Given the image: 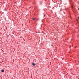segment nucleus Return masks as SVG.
Instances as JSON below:
<instances>
[{
	"label": "nucleus",
	"mask_w": 79,
	"mask_h": 79,
	"mask_svg": "<svg viewBox=\"0 0 79 79\" xmlns=\"http://www.w3.org/2000/svg\"><path fill=\"white\" fill-rule=\"evenodd\" d=\"M32 65H33V66H34L35 65V63H33Z\"/></svg>",
	"instance_id": "1"
},
{
	"label": "nucleus",
	"mask_w": 79,
	"mask_h": 79,
	"mask_svg": "<svg viewBox=\"0 0 79 79\" xmlns=\"http://www.w3.org/2000/svg\"><path fill=\"white\" fill-rule=\"evenodd\" d=\"M4 70H3V69H2L1 70V72L2 73H4Z\"/></svg>",
	"instance_id": "2"
},
{
	"label": "nucleus",
	"mask_w": 79,
	"mask_h": 79,
	"mask_svg": "<svg viewBox=\"0 0 79 79\" xmlns=\"http://www.w3.org/2000/svg\"><path fill=\"white\" fill-rule=\"evenodd\" d=\"M33 20H35V19L34 18H33V19H32Z\"/></svg>",
	"instance_id": "3"
},
{
	"label": "nucleus",
	"mask_w": 79,
	"mask_h": 79,
	"mask_svg": "<svg viewBox=\"0 0 79 79\" xmlns=\"http://www.w3.org/2000/svg\"><path fill=\"white\" fill-rule=\"evenodd\" d=\"M78 19H79V17H78Z\"/></svg>",
	"instance_id": "4"
},
{
	"label": "nucleus",
	"mask_w": 79,
	"mask_h": 79,
	"mask_svg": "<svg viewBox=\"0 0 79 79\" xmlns=\"http://www.w3.org/2000/svg\"><path fill=\"white\" fill-rule=\"evenodd\" d=\"M46 0H45V1Z\"/></svg>",
	"instance_id": "5"
}]
</instances>
